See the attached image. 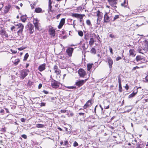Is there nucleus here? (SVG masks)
<instances>
[{
	"instance_id": "nucleus-3",
	"label": "nucleus",
	"mask_w": 148,
	"mask_h": 148,
	"mask_svg": "<svg viewBox=\"0 0 148 148\" xmlns=\"http://www.w3.org/2000/svg\"><path fill=\"white\" fill-rule=\"evenodd\" d=\"M29 71L28 69L22 70L21 72L20 78L21 79H23L27 75Z\"/></svg>"
},
{
	"instance_id": "nucleus-21",
	"label": "nucleus",
	"mask_w": 148,
	"mask_h": 148,
	"mask_svg": "<svg viewBox=\"0 0 148 148\" xmlns=\"http://www.w3.org/2000/svg\"><path fill=\"white\" fill-rule=\"evenodd\" d=\"M11 6L10 4H8L7 6H6L5 7L4 9V11L5 13H7L9 10Z\"/></svg>"
},
{
	"instance_id": "nucleus-53",
	"label": "nucleus",
	"mask_w": 148,
	"mask_h": 148,
	"mask_svg": "<svg viewBox=\"0 0 148 148\" xmlns=\"http://www.w3.org/2000/svg\"><path fill=\"white\" fill-rule=\"evenodd\" d=\"M4 111L3 109H1L0 111V113L2 114H3Z\"/></svg>"
},
{
	"instance_id": "nucleus-5",
	"label": "nucleus",
	"mask_w": 148,
	"mask_h": 148,
	"mask_svg": "<svg viewBox=\"0 0 148 148\" xmlns=\"http://www.w3.org/2000/svg\"><path fill=\"white\" fill-rule=\"evenodd\" d=\"M39 21L37 18L34 19L33 21V23L34 25L35 28L38 30H39L41 27V25L39 22Z\"/></svg>"
},
{
	"instance_id": "nucleus-27",
	"label": "nucleus",
	"mask_w": 148,
	"mask_h": 148,
	"mask_svg": "<svg viewBox=\"0 0 148 148\" xmlns=\"http://www.w3.org/2000/svg\"><path fill=\"white\" fill-rule=\"evenodd\" d=\"M137 92V91L135 92H133L132 94H131L129 96V98H130L133 97L136 94Z\"/></svg>"
},
{
	"instance_id": "nucleus-19",
	"label": "nucleus",
	"mask_w": 148,
	"mask_h": 148,
	"mask_svg": "<svg viewBox=\"0 0 148 148\" xmlns=\"http://www.w3.org/2000/svg\"><path fill=\"white\" fill-rule=\"evenodd\" d=\"M119 84V92H121L122 91V86H121V77L120 76H119L118 77Z\"/></svg>"
},
{
	"instance_id": "nucleus-46",
	"label": "nucleus",
	"mask_w": 148,
	"mask_h": 148,
	"mask_svg": "<svg viewBox=\"0 0 148 148\" xmlns=\"http://www.w3.org/2000/svg\"><path fill=\"white\" fill-rule=\"evenodd\" d=\"M109 37H110L112 38H114L115 37L112 34H110L109 35Z\"/></svg>"
},
{
	"instance_id": "nucleus-44",
	"label": "nucleus",
	"mask_w": 148,
	"mask_h": 148,
	"mask_svg": "<svg viewBox=\"0 0 148 148\" xmlns=\"http://www.w3.org/2000/svg\"><path fill=\"white\" fill-rule=\"evenodd\" d=\"M46 103L44 102L41 103L40 104V106L41 107L44 106H45Z\"/></svg>"
},
{
	"instance_id": "nucleus-62",
	"label": "nucleus",
	"mask_w": 148,
	"mask_h": 148,
	"mask_svg": "<svg viewBox=\"0 0 148 148\" xmlns=\"http://www.w3.org/2000/svg\"><path fill=\"white\" fill-rule=\"evenodd\" d=\"M109 108V105H108V106H104V108H105L106 109H107Z\"/></svg>"
},
{
	"instance_id": "nucleus-51",
	"label": "nucleus",
	"mask_w": 148,
	"mask_h": 148,
	"mask_svg": "<svg viewBox=\"0 0 148 148\" xmlns=\"http://www.w3.org/2000/svg\"><path fill=\"white\" fill-rule=\"evenodd\" d=\"M145 45L147 46H148V41L147 40H145Z\"/></svg>"
},
{
	"instance_id": "nucleus-14",
	"label": "nucleus",
	"mask_w": 148,
	"mask_h": 148,
	"mask_svg": "<svg viewBox=\"0 0 148 148\" xmlns=\"http://www.w3.org/2000/svg\"><path fill=\"white\" fill-rule=\"evenodd\" d=\"M92 105L91 100H88L84 105L83 106V108L84 109H86L87 108L90 107Z\"/></svg>"
},
{
	"instance_id": "nucleus-59",
	"label": "nucleus",
	"mask_w": 148,
	"mask_h": 148,
	"mask_svg": "<svg viewBox=\"0 0 148 148\" xmlns=\"http://www.w3.org/2000/svg\"><path fill=\"white\" fill-rule=\"evenodd\" d=\"M43 92H44L45 94H47L49 93L47 91H46L45 90H43Z\"/></svg>"
},
{
	"instance_id": "nucleus-12",
	"label": "nucleus",
	"mask_w": 148,
	"mask_h": 148,
	"mask_svg": "<svg viewBox=\"0 0 148 148\" xmlns=\"http://www.w3.org/2000/svg\"><path fill=\"white\" fill-rule=\"evenodd\" d=\"M53 70L54 71V73L57 75H59L60 74L61 72V71L58 69V66L56 65L54 66Z\"/></svg>"
},
{
	"instance_id": "nucleus-49",
	"label": "nucleus",
	"mask_w": 148,
	"mask_h": 148,
	"mask_svg": "<svg viewBox=\"0 0 148 148\" xmlns=\"http://www.w3.org/2000/svg\"><path fill=\"white\" fill-rule=\"evenodd\" d=\"M139 67H138V66H136V67H133L132 69V71H134L136 69H139Z\"/></svg>"
},
{
	"instance_id": "nucleus-30",
	"label": "nucleus",
	"mask_w": 148,
	"mask_h": 148,
	"mask_svg": "<svg viewBox=\"0 0 148 148\" xmlns=\"http://www.w3.org/2000/svg\"><path fill=\"white\" fill-rule=\"evenodd\" d=\"M88 47V45L87 44H84L82 45V47L84 50H85L87 49Z\"/></svg>"
},
{
	"instance_id": "nucleus-29",
	"label": "nucleus",
	"mask_w": 148,
	"mask_h": 148,
	"mask_svg": "<svg viewBox=\"0 0 148 148\" xmlns=\"http://www.w3.org/2000/svg\"><path fill=\"white\" fill-rule=\"evenodd\" d=\"M78 114L79 115L78 116H82V117L83 118H84L86 117V116L85 115V114L84 113L80 112V113H79Z\"/></svg>"
},
{
	"instance_id": "nucleus-50",
	"label": "nucleus",
	"mask_w": 148,
	"mask_h": 148,
	"mask_svg": "<svg viewBox=\"0 0 148 148\" xmlns=\"http://www.w3.org/2000/svg\"><path fill=\"white\" fill-rule=\"evenodd\" d=\"M76 87L72 86H69L67 87L69 89H74L76 88Z\"/></svg>"
},
{
	"instance_id": "nucleus-13",
	"label": "nucleus",
	"mask_w": 148,
	"mask_h": 148,
	"mask_svg": "<svg viewBox=\"0 0 148 148\" xmlns=\"http://www.w3.org/2000/svg\"><path fill=\"white\" fill-rule=\"evenodd\" d=\"M73 49L72 48H69L67 49L66 52L69 56H71Z\"/></svg>"
},
{
	"instance_id": "nucleus-1",
	"label": "nucleus",
	"mask_w": 148,
	"mask_h": 148,
	"mask_svg": "<svg viewBox=\"0 0 148 148\" xmlns=\"http://www.w3.org/2000/svg\"><path fill=\"white\" fill-rule=\"evenodd\" d=\"M14 25L16 27L17 29H19L17 32L18 35L19 36H21L22 35L23 29L24 28L23 25L21 23L15 22Z\"/></svg>"
},
{
	"instance_id": "nucleus-63",
	"label": "nucleus",
	"mask_w": 148,
	"mask_h": 148,
	"mask_svg": "<svg viewBox=\"0 0 148 148\" xmlns=\"http://www.w3.org/2000/svg\"><path fill=\"white\" fill-rule=\"evenodd\" d=\"M15 28V27H14V26H12V27L11 28V29L12 30H13Z\"/></svg>"
},
{
	"instance_id": "nucleus-15",
	"label": "nucleus",
	"mask_w": 148,
	"mask_h": 148,
	"mask_svg": "<svg viewBox=\"0 0 148 148\" xmlns=\"http://www.w3.org/2000/svg\"><path fill=\"white\" fill-rule=\"evenodd\" d=\"M46 64L45 63L43 64L40 65L39 66L38 68V70L40 72L42 71H44L46 68Z\"/></svg>"
},
{
	"instance_id": "nucleus-41",
	"label": "nucleus",
	"mask_w": 148,
	"mask_h": 148,
	"mask_svg": "<svg viewBox=\"0 0 148 148\" xmlns=\"http://www.w3.org/2000/svg\"><path fill=\"white\" fill-rule=\"evenodd\" d=\"M21 20L23 22H25L26 20V19L25 18H23V16L21 17Z\"/></svg>"
},
{
	"instance_id": "nucleus-35",
	"label": "nucleus",
	"mask_w": 148,
	"mask_h": 148,
	"mask_svg": "<svg viewBox=\"0 0 148 148\" xmlns=\"http://www.w3.org/2000/svg\"><path fill=\"white\" fill-rule=\"evenodd\" d=\"M87 24L89 26L91 25V23L90 21L89 20H87L86 21Z\"/></svg>"
},
{
	"instance_id": "nucleus-37",
	"label": "nucleus",
	"mask_w": 148,
	"mask_h": 148,
	"mask_svg": "<svg viewBox=\"0 0 148 148\" xmlns=\"http://www.w3.org/2000/svg\"><path fill=\"white\" fill-rule=\"evenodd\" d=\"M78 33L79 35L81 36H82L83 35V33L82 31H79Z\"/></svg>"
},
{
	"instance_id": "nucleus-48",
	"label": "nucleus",
	"mask_w": 148,
	"mask_h": 148,
	"mask_svg": "<svg viewBox=\"0 0 148 148\" xmlns=\"http://www.w3.org/2000/svg\"><path fill=\"white\" fill-rule=\"evenodd\" d=\"M68 144H69L68 142L67 141L65 140V141H64V145H66Z\"/></svg>"
},
{
	"instance_id": "nucleus-9",
	"label": "nucleus",
	"mask_w": 148,
	"mask_h": 148,
	"mask_svg": "<svg viewBox=\"0 0 148 148\" xmlns=\"http://www.w3.org/2000/svg\"><path fill=\"white\" fill-rule=\"evenodd\" d=\"M87 80V79L79 80L75 82V84L77 86L79 87L84 84L86 82Z\"/></svg>"
},
{
	"instance_id": "nucleus-34",
	"label": "nucleus",
	"mask_w": 148,
	"mask_h": 148,
	"mask_svg": "<svg viewBox=\"0 0 148 148\" xmlns=\"http://www.w3.org/2000/svg\"><path fill=\"white\" fill-rule=\"evenodd\" d=\"M138 50L139 53H140L142 54H144L143 52V50L142 49L140 48H138Z\"/></svg>"
},
{
	"instance_id": "nucleus-6",
	"label": "nucleus",
	"mask_w": 148,
	"mask_h": 148,
	"mask_svg": "<svg viewBox=\"0 0 148 148\" xmlns=\"http://www.w3.org/2000/svg\"><path fill=\"white\" fill-rule=\"evenodd\" d=\"M136 60L137 62L141 61V62L143 63H145L147 62V60H145V58L140 55H138L136 56Z\"/></svg>"
},
{
	"instance_id": "nucleus-36",
	"label": "nucleus",
	"mask_w": 148,
	"mask_h": 148,
	"mask_svg": "<svg viewBox=\"0 0 148 148\" xmlns=\"http://www.w3.org/2000/svg\"><path fill=\"white\" fill-rule=\"evenodd\" d=\"M51 3L50 4V3H49V10H48V12L51 11L52 6L51 5Z\"/></svg>"
},
{
	"instance_id": "nucleus-22",
	"label": "nucleus",
	"mask_w": 148,
	"mask_h": 148,
	"mask_svg": "<svg viewBox=\"0 0 148 148\" xmlns=\"http://www.w3.org/2000/svg\"><path fill=\"white\" fill-rule=\"evenodd\" d=\"M121 5L125 7H126L128 5V0H124V2L121 3Z\"/></svg>"
},
{
	"instance_id": "nucleus-2",
	"label": "nucleus",
	"mask_w": 148,
	"mask_h": 148,
	"mask_svg": "<svg viewBox=\"0 0 148 148\" xmlns=\"http://www.w3.org/2000/svg\"><path fill=\"white\" fill-rule=\"evenodd\" d=\"M97 16L98 17L97 19V24L98 25L100 24L101 21L103 17V13L98 10L97 13Z\"/></svg>"
},
{
	"instance_id": "nucleus-10",
	"label": "nucleus",
	"mask_w": 148,
	"mask_h": 148,
	"mask_svg": "<svg viewBox=\"0 0 148 148\" xmlns=\"http://www.w3.org/2000/svg\"><path fill=\"white\" fill-rule=\"evenodd\" d=\"M79 76L81 77H84L86 75V72L82 69H79L78 71Z\"/></svg>"
},
{
	"instance_id": "nucleus-42",
	"label": "nucleus",
	"mask_w": 148,
	"mask_h": 148,
	"mask_svg": "<svg viewBox=\"0 0 148 148\" xmlns=\"http://www.w3.org/2000/svg\"><path fill=\"white\" fill-rule=\"evenodd\" d=\"M78 145V143L76 141H75L73 144V146L74 147H76Z\"/></svg>"
},
{
	"instance_id": "nucleus-56",
	"label": "nucleus",
	"mask_w": 148,
	"mask_h": 148,
	"mask_svg": "<svg viewBox=\"0 0 148 148\" xmlns=\"http://www.w3.org/2000/svg\"><path fill=\"white\" fill-rule=\"evenodd\" d=\"M42 84H40L39 85H38V89H40L42 87Z\"/></svg>"
},
{
	"instance_id": "nucleus-4",
	"label": "nucleus",
	"mask_w": 148,
	"mask_h": 148,
	"mask_svg": "<svg viewBox=\"0 0 148 148\" xmlns=\"http://www.w3.org/2000/svg\"><path fill=\"white\" fill-rule=\"evenodd\" d=\"M71 16L73 17L79 18L80 19V22H82L83 21V17L85 16V15L84 14H80L77 13H73L72 14Z\"/></svg>"
},
{
	"instance_id": "nucleus-55",
	"label": "nucleus",
	"mask_w": 148,
	"mask_h": 148,
	"mask_svg": "<svg viewBox=\"0 0 148 148\" xmlns=\"http://www.w3.org/2000/svg\"><path fill=\"white\" fill-rule=\"evenodd\" d=\"M125 88L127 90L128 89L129 87V86H128V85H127V84H126V86L125 87Z\"/></svg>"
},
{
	"instance_id": "nucleus-45",
	"label": "nucleus",
	"mask_w": 148,
	"mask_h": 148,
	"mask_svg": "<svg viewBox=\"0 0 148 148\" xmlns=\"http://www.w3.org/2000/svg\"><path fill=\"white\" fill-rule=\"evenodd\" d=\"M21 137L25 139H26L27 138V136L25 134L22 135H21Z\"/></svg>"
},
{
	"instance_id": "nucleus-52",
	"label": "nucleus",
	"mask_w": 148,
	"mask_h": 148,
	"mask_svg": "<svg viewBox=\"0 0 148 148\" xmlns=\"http://www.w3.org/2000/svg\"><path fill=\"white\" fill-rule=\"evenodd\" d=\"M11 51L12 53L14 54H15L17 52L16 51L12 50V49H11Z\"/></svg>"
},
{
	"instance_id": "nucleus-26",
	"label": "nucleus",
	"mask_w": 148,
	"mask_h": 148,
	"mask_svg": "<svg viewBox=\"0 0 148 148\" xmlns=\"http://www.w3.org/2000/svg\"><path fill=\"white\" fill-rule=\"evenodd\" d=\"M93 64H87V70L88 71H90V69L92 67Z\"/></svg>"
},
{
	"instance_id": "nucleus-25",
	"label": "nucleus",
	"mask_w": 148,
	"mask_h": 148,
	"mask_svg": "<svg viewBox=\"0 0 148 148\" xmlns=\"http://www.w3.org/2000/svg\"><path fill=\"white\" fill-rule=\"evenodd\" d=\"M0 34L4 36L5 37H7L8 36V34L6 33V32L3 29V30H2V31L0 33Z\"/></svg>"
},
{
	"instance_id": "nucleus-43",
	"label": "nucleus",
	"mask_w": 148,
	"mask_h": 148,
	"mask_svg": "<svg viewBox=\"0 0 148 148\" xmlns=\"http://www.w3.org/2000/svg\"><path fill=\"white\" fill-rule=\"evenodd\" d=\"M109 50H110V53H111V54H113V52L112 49V48L110 46H109Z\"/></svg>"
},
{
	"instance_id": "nucleus-60",
	"label": "nucleus",
	"mask_w": 148,
	"mask_h": 148,
	"mask_svg": "<svg viewBox=\"0 0 148 148\" xmlns=\"http://www.w3.org/2000/svg\"><path fill=\"white\" fill-rule=\"evenodd\" d=\"M24 49V48H23V47H20V48H18V50L19 51H21V50H23V49Z\"/></svg>"
},
{
	"instance_id": "nucleus-20",
	"label": "nucleus",
	"mask_w": 148,
	"mask_h": 148,
	"mask_svg": "<svg viewBox=\"0 0 148 148\" xmlns=\"http://www.w3.org/2000/svg\"><path fill=\"white\" fill-rule=\"evenodd\" d=\"M55 30L53 28H50L49 29V34L52 36H55Z\"/></svg>"
},
{
	"instance_id": "nucleus-18",
	"label": "nucleus",
	"mask_w": 148,
	"mask_h": 148,
	"mask_svg": "<svg viewBox=\"0 0 148 148\" xmlns=\"http://www.w3.org/2000/svg\"><path fill=\"white\" fill-rule=\"evenodd\" d=\"M65 19L64 18H62L60 22L59 25L58 26L59 29H61L65 23Z\"/></svg>"
},
{
	"instance_id": "nucleus-31",
	"label": "nucleus",
	"mask_w": 148,
	"mask_h": 148,
	"mask_svg": "<svg viewBox=\"0 0 148 148\" xmlns=\"http://www.w3.org/2000/svg\"><path fill=\"white\" fill-rule=\"evenodd\" d=\"M29 57V54L28 53H26L25 55L24 58L23 60L24 61L26 60L27 59V58Z\"/></svg>"
},
{
	"instance_id": "nucleus-32",
	"label": "nucleus",
	"mask_w": 148,
	"mask_h": 148,
	"mask_svg": "<svg viewBox=\"0 0 148 148\" xmlns=\"http://www.w3.org/2000/svg\"><path fill=\"white\" fill-rule=\"evenodd\" d=\"M119 18V15H115L114 16V18L112 20V21H115L116 19H117Z\"/></svg>"
},
{
	"instance_id": "nucleus-33",
	"label": "nucleus",
	"mask_w": 148,
	"mask_h": 148,
	"mask_svg": "<svg viewBox=\"0 0 148 148\" xmlns=\"http://www.w3.org/2000/svg\"><path fill=\"white\" fill-rule=\"evenodd\" d=\"M90 52L92 53H93L95 54L96 53V51L95 48H92L90 50Z\"/></svg>"
},
{
	"instance_id": "nucleus-16",
	"label": "nucleus",
	"mask_w": 148,
	"mask_h": 148,
	"mask_svg": "<svg viewBox=\"0 0 148 148\" xmlns=\"http://www.w3.org/2000/svg\"><path fill=\"white\" fill-rule=\"evenodd\" d=\"M107 60L108 63L109 67L110 69L112 67V64H113V60L110 57H108Z\"/></svg>"
},
{
	"instance_id": "nucleus-8",
	"label": "nucleus",
	"mask_w": 148,
	"mask_h": 148,
	"mask_svg": "<svg viewBox=\"0 0 148 148\" xmlns=\"http://www.w3.org/2000/svg\"><path fill=\"white\" fill-rule=\"evenodd\" d=\"M51 85L52 86L55 88H57L59 87V83L54 80H52L51 81Z\"/></svg>"
},
{
	"instance_id": "nucleus-11",
	"label": "nucleus",
	"mask_w": 148,
	"mask_h": 148,
	"mask_svg": "<svg viewBox=\"0 0 148 148\" xmlns=\"http://www.w3.org/2000/svg\"><path fill=\"white\" fill-rule=\"evenodd\" d=\"M110 21V17L108 16V13L106 12L104 16V22L107 23L109 22Z\"/></svg>"
},
{
	"instance_id": "nucleus-7",
	"label": "nucleus",
	"mask_w": 148,
	"mask_h": 148,
	"mask_svg": "<svg viewBox=\"0 0 148 148\" xmlns=\"http://www.w3.org/2000/svg\"><path fill=\"white\" fill-rule=\"evenodd\" d=\"M110 5L112 7L116 8V5L117 3V0H107Z\"/></svg>"
},
{
	"instance_id": "nucleus-23",
	"label": "nucleus",
	"mask_w": 148,
	"mask_h": 148,
	"mask_svg": "<svg viewBox=\"0 0 148 148\" xmlns=\"http://www.w3.org/2000/svg\"><path fill=\"white\" fill-rule=\"evenodd\" d=\"M134 52V49H130L129 51L130 55L132 56L133 57H134L136 55V54H135Z\"/></svg>"
},
{
	"instance_id": "nucleus-57",
	"label": "nucleus",
	"mask_w": 148,
	"mask_h": 148,
	"mask_svg": "<svg viewBox=\"0 0 148 148\" xmlns=\"http://www.w3.org/2000/svg\"><path fill=\"white\" fill-rule=\"evenodd\" d=\"M92 42V43H94V40L93 38H90V41H89L90 43V42Z\"/></svg>"
},
{
	"instance_id": "nucleus-38",
	"label": "nucleus",
	"mask_w": 148,
	"mask_h": 148,
	"mask_svg": "<svg viewBox=\"0 0 148 148\" xmlns=\"http://www.w3.org/2000/svg\"><path fill=\"white\" fill-rule=\"evenodd\" d=\"M20 62V60L19 59L16 60L15 62H14L15 65H17Z\"/></svg>"
},
{
	"instance_id": "nucleus-24",
	"label": "nucleus",
	"mask_w": 148,
	"mask_h": 148,
	"mask_svg": "<svg viewBox=\"0 0 148 148\" xmlns=\"http://www.w3.org/2000/svg\"><path fill=\"white\" fill-rule=\"evenodd\" d=\"M42 9L39 7H38L35 9V12L37 13H40L42 12Z\"/></svg>"
},
{
	"instance_id": "nucleus-47",
	"label": "nucleus",
	"mask_w": 148,
	"mask_h": 148,
	"mask_svg": "<svg viewBox=\"0 0 148 148\" xmlns=\"http://www.w3.org/2000/svg\"><path fill=\"white\" fill-rule=\"evenodd\" d=\"M26 119L24 118H22L21 119V121L22 122H24L25 121Z\"/></svg>"
},
{
	"instance_id": "nucleus-54",
	"label": "nucleus",
	"mask_w": 148,
	"mask_h": 148,
	"mask_svg": "<svg viewBox=\"0 0 148 148\" xmlns=\"http://www.w3.org/2000/svg\"><path fill=\"white\" fill-rule=\"evenodd\" d=\"M121 59V58L119 56L117 57L116 59V61H118L119 60Z\"/></svg>"
},
{
	"instance_id": "nucleus-58",
	"label": "nucleus",
	"mask_w": 148,
	"mask_h": 148,
	"mask_svg": "<svg viewBox=\"0 0 148 148\" xmlns=\"http://www.w3.org/2000/svg\"><path fill=\"white\" fill-rule=\"evenodd\" d=\"M91 35H92V37H95L96 36V35L94 33H92Z\"/></svg>"
},
{
	"instance_id": "nucleus-39",
	"label": "nucleus",
	"mask_w": 148,
	"mask_h": 148,
	"mask_svg": "<svg viewBox=\"0 0 148 148\" xmlns=\"http://www.w3.org/2000/svg\"><path fill=\"white\" fill-rule=\"evenodd\" d=\"M82 10V8L81 6H79L77 8V12H80Z\"/></svg>"
},
{
	"instance_id": "nucleus-61",
	"label": "nucleus",
	"mask_w": 148,
	"mask_h": 148,
	"mask_svg": "<svg viewBox=\"0 0 148 148\" xmlns=\"http://www.w3.org/2000/svg\"><path fill=\"white\" fill-rule=\"evenodd\" d=\"M61 15V14H58V15L56 16V18L57 19H58L60 17V16Z\"/></svg>"
},
{
	"instance_id": "nucleus-40",
	"label": "nucleus",
	"mask_w": 148,
	"mask_h": 148,
	"mask_svg": "<svg viewBox=\"0 0 148 148\" xmlns=\"http://www.w3.org/2000/svg\"><path fill=\"white\" fill-rule=\"evenodd\" d=\"M67 112L68 110H60V112L62 113H67Z\"/></svg>"
},
{
	"instance_id": "nucleus-17",
	"label": "nucleus",
	"mask_w": 148,
	"mask_h": 148,
	"mask_svg": "<svg viewBox=\"0 0 148 148\" xmlns=\"http://www.w3.org/2000/svg\"><path fill=\"white\" fill-rule=\"evenodd\" d=\"M28 29L30 34H32L34 31V27L33 25L31 24H30L28 25Z\"/></svg>"
},
{
	"instance_id": "nucleus-64",
	"label": "nucleus",
	"mask_w": 148,
	"mask_h": 148,
	"mask_svg": "<svg viewBox=\"0 0 148 148\" xmlns=\"http://www.w3.org/2000/svg\"><path fill=\"white\" fill-rule=\"evenodd\" d=\"M1 130L3 132H5L6 131V129L5 128H2Z\"/></svg>"
},
{
	"instance_id": "nucleus-28",
	"label": "nucleus",
	"mask_w": 148,
	"mask_h": 148,
	"mask_svg": "<svg viewBox=\"0 0 148 148\" xmlns=\"http://www.w3.org/2000/svg\"><path fill=\"white\" fill-rule=\"evenodd\" d=\"M36 127L38 128H42L44 127V125L43 124H37L36 125Z\"/></svg>"
}]
</instances>
